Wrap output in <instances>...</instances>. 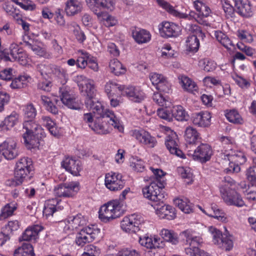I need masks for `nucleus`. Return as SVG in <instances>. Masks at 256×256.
<instances>
[{
    "label": "nucleus",
    "mask_w": 256,
    "mask_h": 256,
    "mask_svg": "<svg viewBox=\"0 0 256 256\" xmlns=\"http://www.w3.org/2000/svg\"><path fill=\"white\" fill-rule=\"evenodd\" d=\"M12 2L26 10H33L36 8V5L29 0H10Z\"/></svg>",
    "instance_id": "6e6d98bb"
},
{
    "label": "nucleus",
    "mask_w": 256,
    "mask_h": 256,
    "mask_svg": "<svg viewBox=\"0 0 256 256\" xmlns=\"http://www.w3.org/2000/svg\"><path fill=\"white\" fill-rule=\"evenodd\" d=\"M200 65L204 66V71L210 72L215 70L216 64L214 61L206 58L200 61Z\"/></svg>",
    "instance_id": "052dcab7"
},
{
    "label": "nucleus",
    "mask_w": 256,
    "mask_h": 256,
    "mask_svg": "<svg viewBox=\"0 0 256 256\" xmlns=\"http://www.w3.org/2000/svg\"><path fill=\"white\" fill-rule=\"evenodd\" d=\"M178 140L175 132L166 136L165 140V144L167 149L171 154H174L178 157L184 158L185 156L183 152L178 148Z\"/></svg>",
    "instance_id": "aec40b11"
},
{
    "label": "nucleus",
    "mask_w": 256,
    "mask_h": 256,
    "mask_svg": "<svg viewBox=\"0 0 256 256\" xmlns=\"http://www.w3.org/2000/svg\"><path fill=\"white\" fill-rule=\"evenodd\" d=\"M84 82L78 84L81 92L86 93L85 106L86 108L93 113L100 116V118H96L93 124H89V126L96 133L99 134H106L109 132L104 125L103 118H108V122L114 128L120 130L122 127L118 118L116 116L112 110H106L104 111V107L96 98V90L95 88L94 80L90 79H86V77L80 76Z\"/></svg>",
    "instance_id": "f257e3e1"
},
{
    "label": "nucleus",
    "mask_w": 256,
    "mask_h": 256,
    "mask_svg": "<svg viewBox=\"0 0 256 256\" xmlns=\"http://www.w3.org/2000/svg\"><path fill=\"white\" fill-rule=\"evenodd\" d=\"M23 130H25L22 134L24 142L28 149L38 148L40 144L43 130L36 124L34 120H24Z\"/></svg>",
    "instance_id": "7ed1b4c3"
},
{
    "label": "nucleus",
    "mask_w": 256,
    "mask_h": 256,
    "mask_svg": "<svg viewBox=\"0 0 256 256\" xmlns=\"http://www.w3.org/2000/svg\"><path fill=\"white\" fill-rule=\"evenodd\" d=\"M179 80L182 87L186 90L192 93L197 90L198 86L196 83L188 76H182L179 77Z\"/></svg>",
    "instance_id": "ea45409f"
},
{
    "label": "nucleus",
    "mask_w": 256,
    "mask_h": 256,
    "mask_svg": "<svg viewBox=\"0 0 256 256\" xmlns=\"http://www.w3.org/2000/svg\"><path fill=\"white\" fill-rule=\"evenodd\" d=\"M60 92L61 101L65 106L74 110H78L80 108V104L76 101L74 96L70 94L66 88H60Z\"/></svg>",
    "instance_id": "393cba45"
},
{
    "label": "nucleus",
    "mask_w": 256,
    "mask_h": 256,
    "mask_svg": "<svg viewBox=\"0 0 256 256\" xmlns=\"http://www.w3.org/2000/svg\"><path fill=\"white\" fill-rule=\"evenodd\" d=\"M186 50L193 52H196L200 46L199 38L194 36H190L186 40Z\"/></svg>",
    "instance_id": "c03bdc74"
},
{
    "label": "nucleus",
    "mask_w": 256,
    "mask_h": 256,
    "mask_svg": "<svg viewBox=\"0 0 256 256\" xmlns=\"http://www.w3.org/2000/svg\"><path fill=\"white\" fill-rule=\"evenodd\" d=\"M157 114L161 118L168 122L172 120V110L170 112L166 108H158Z\"/></svg>",
    "instance_id": "0e129e2a"
},
{
    "label": "nucleus",
    "mask_w": 256,
    "mask_h": 256,
    "mask_svg": "<svg viewBox=\"0 0 256 256\" xmlns=\"http://www.w3.org/2000/svg\"><path fill=\"white\" fill-rule=\"evenodd\" d=\"M221 4L224 12L225 16L227 18H232L234 16L235 10L234 7L230 4L228 0H220Z\"/></svg>",
    "instance_id": "603ef678"
},
{
    "label": "nucleus",
    "mask_w": 256,
    "mask_h": 256,
    "mask_svg": "<svg viewBox=\"0 0 256 256\" xmlns=\"http://www.w3.org/2000/svg\"><path fill=\"white\" fill-rule=\"evenodd\" d=\"M220 194L224 202L226 204L236 191L235 182L230 177H225L219 187Z\"/></svg>",
    "instance_id": "2eb2a0df"
},
{
    "label": "nucleus",
    "mask_w": 256,
    "mask_h": 256,
    "mask_svg": "<svg viewBox=\"0 0 256 256\" xmlns=\"http://www.w3.org/2000/svg\"><path fill=\"white\" fill-rule=\"evenodd\" d=\"M226 116L230 122L236 124H241L243 122L242 116L236 110H230L226 114Z\"/></svg>",
    "instance_id": "09e8293b"
},
{
    "label": "nucleus",
    "mask_w": 256,
    "mask_h": 256,
    "mask_svg": "<svg viewBox=\"0 0 256 256\" xmlns=\"http://www.w3.org/2000/svg\"><path fill=\"white\" fill-rule=\"evenodd\" d=\"M109 68L110 72L116 76L124 74L126 72V68L117 59L114 58L110 60Z\"/></svg>",
    "instance_id": "4c0bfd02"
},
{
    "label": "nucleus",
    "mask_w": 256,
    "mask_h": 256,
    "mask_svg": "<svg viewBox=\"0 0 256 256\" xmlns=\"http://www.w3.org/2000/svg\"><path fill=\"white\" fill-rule=\"evenodd\" d=\"M174 203L182 211L186 214L192 212V205L188 199L177 198L174 200Z\"/></svg>",
    "instance_id": "58836bf2"
},
{
    "label": "nucleus",
    "mask_w": 256,
    "mask_h": 256,
    "mask_svg": "<svg viewBox=\"0 0 256 256\" xmlns=\"http://www.w3.org/2000/svg\"><path fill=\"white\" fill-rule=\"evenodd\" d=\"M194 8L198 12L197 18H196L198 22L201 24L208 26L209 22L207 18L211 13L210 7L202 0H196L193 2Z\"/></svg>",
    "instance_id": "4468645a"
},
{
    "label": "nucleus",
    "mask_w": 256,
    "mask_h": 256,
    "mask_svg": "<svg viewBox=\"0 0 256 256\" xmlns=\"http://www.w3.org/2000/svg\"><path fill=\"white\" fill-rule=\"evenodd\" d=\"M156 211L160 218L172 220L176 216L175 208L169 205L164 204L160 208L158 207L156 208Z\"/></svg>",
    "instance_id": "c756f323"
},
{
    "label": "nucleus",
    "mask_w": 256,
    "mask_h": 256,
    "mask_svg": "<svg viewBox=\"0 0 256 256\" xmlns=\"http://www.w3.org/2000/svg\"><path fill=\"white\" fill-rule=\"evenodd\" d=\"M210 113L208 111H202L200 112L193 114L192 120L193 124L198 127L205 128L210 124Z\"/></svg>",
    "instance_id": "5701e85b"
},
{
    "label": "nucleus",
    "mask_w": 256,
    "mask_h": 256,
    "mask_svg": "<svg viewBox=\"0 0 256 256\" xmlns=\"http://www.w3.org/2000/svg\"><path fill=\"white\" fill-rule=\"evenodd\" d=\"M16 208L17 207L14 204H6L1 210L0 220H4L13 215L14 212Z\"/></svg>",
    "instance_id": "49530a36"
},
{
    "label": "nucleus",
    "mask_w": 256,
    "mask_h": 256,
    "mask_svg": "<svg viewBox=\"0 0 256 256\" xmlns=\"http://www.w3.org/2000/svg\"><path fill=\"white\" fill-rule=\"evenodd\" d=\"M226 156L230 161L229 167L224 169V171L227 174L240 172V165L244 164L246 160L244 154L241 151L231 150L226 154Z\"/></svg>",
    "instance_id": "0eeeda50"
},
{
    "label": "nucleus",
    "mask_w": 256,
    "mask_h": 256,
    "mask_svg": "<svg viewBox=\"0 0 256 256\" xmlns=\"http://www.w3.org/2000/svg\"><path fill=\"white\" fill-rule=\"evenodd\" d=\"M154 176V180L148 186L142 188V194L144 198L155 203L156 206L163 204L165 196L162 190L166 185L165 173L160 169L150 168Z\"/></svg>",
    "instance_id": "f03ea898"
},
{
    "label": "nucleus",
    "mask_w": 256,
    "mask_h": 256,
    "mask_svg": "<svg viewBox=\"0 0 256 256\" xmlns=\"http://www.w3.org/2000/svg\"><path fill=\"white\" fill-rule=\"evenodd\" d=\"M214 36L218 41L224 46L228 48L231 46V41L228 36L222 32L220 30H215L214 32Z\"/></svg>",
    "instance_id": "8fccbe9b"
},
{
    "label": "nucleus",
    "mask_w": 256,
    "mask_h": 256,
    "mask_svg": "<svg viewBox=\"0 0 256 256\" xmlns=\"http://www.w3.org/2000/svg\"><path fill=\"white\" fill-rule=\"evenodd\" d=\"M121 94L135 102H140L144 98V92L138 87L134 86H125L122 90Z\"/></svg>",
    "instance_id": "412c9836"
},
{
    "label": "nucleus",
    "mask_w": 256,
    "mask_h": 256,
    "mask_svg": "<svg viewBox=\"0 0 256 256\" xmlns=\"http://www.w3.org/2000/svg\"><path fill=\"white\" fill-rule=\"evenodd\" d=\"M18 115L16 112H12L2 122V127L4 130H8L12 128L18 122Z\"/></svg>",
    "instance_id": "a18cd8bd"
},
{
    "label": "nucleus",
    "mask_w": 256,
    "mask_h": 256,
    "mask_svg": "<svg viewBox=\"0 0 256 256\" xmlns=\"http://www.w3.org/2000/svg\"><path fill=\"white\" fill-rule=\"evenodd\" d=\"M172 118H174L178 121H186L188 120L189 115L185 109L181 106L178 105L172 107Z\"/></svg>",
    "instance_id": "f704fd0d"
},
{
    "label": "nucleus",
    "mask_w": 256,
    "mask_h": 256,
    "mask_svg": "<svg viewBox=\"0 0 256 256\" xmlns=\"http://www.w3.org/2000/svg\"><path fill=\"white\" fill-rule=\"evenodd\" d=\"M61 164L66 171L74 176H79L80 172L82 170L80 160L72 157H66L62 161Z\"/></svg>",
    "instance_id": "6ab92c4d"
},
{
    "label": "nucleus",
    "mask_w": 256,
    "mask_h": 256,
    "mask_svg": "<svg viewBox=\"0 0 256 256\" xmlns=\"http://www.w3.org/2000/svg\"><path fill=\"white\" fill-rule=\"evenodd\" d=\"M97 226L98 225H90L82 228L76 238V244L79 246H83L86 243L94 240L100 233V228Z\"/></svg>",
    "instance_id": "6e6552de"
},
{
    "label": "nucleus",
    "mask_w": 256,
    "mask_h": 256,
    "mask_svg": "<svg viewBox=\"0 0 256 256\" xmlns=\"http://www.w3.org/2000/svg\"><path fill=\"white\" fill-rule=\"evenodd\" d=\"M158 4L164 10L170 15L178 18L190 20V15L186 12L178 11L176 7L171 5L169 2L164 0H156Z\"/></svg>",
    "instance_id": "4be33fe9"
},
{
    "label": "nucleus",
    "mask_w": 256,
    "mask_h": 256,
    "mask_svg": "<svg viewBox=\"0 0 256 256\" xmlns=\"http://www.w3.org/2000/svg\"><path fill=\"white\" fill-rule=\"evenodd\" d=\"M210 208L212 210V213H206L204 210L203 212L207 215L216 218L222 222L226 223L228 222L227 218L226 216V214L222 211V210H220L216 204H212Z\"/></svg>",
    "instance_id": "79ce46f5"
},
{
    "label": "nucleus",
    "mask_w": 256,
    "mask_h": 256,
    "mask_svg": "<svg viewBox=\"0 0 256 256\" xmlns=\"http://www.w3.org/2000/svg\"><path fill=\"white\" fill-rule=\"evenodd\" d=\"M160 242H162L160 238L158 237H152L144 236L143 238H140L139 242L147 248H159L162 246L160 245Z\"/></svg>",
    "instance_id": "2f4dec72"
},
{
    "label": "nucleus",
    "mask_w": 256,
    "mask_h": 256,
    "mask_svg": "<svg viewBox=\"0 0 256 256\" xmlns=\"http://www.w3.org/2000/svg\"><path fill=\"white\" fill-rule=\"evenodd\" d=\"M22 112L24 120H34L37 114L36 109L32 103L24 106Z\"/></svg>",
    "instance_id": "a19ab883"
},
{
    "label": "nucleus",
    "mask_w": 256,
    "mask_h": 256,
    "mask_svg": "<svg viewBox=\"0 0 256 256\" xmlns=\"http://www.w3.org/2000/svg\"><path fill=\"white\" fill-rule=\"evenodd\" d=\"M246 178L252 185H256V166L250 167L246 171Z\"/></svg>",
    "instance_id": "338daca9"
},
{
    "label": "nucleus",
    "mask_w": 256,
    "mask_h": 256,
    "mask_svg": "<svg viewBox=\"0 0 256 256\" xmlns=\"http://www.w3.org/2000/svg\"><path fill=\"white\" fill-rule=\"evenodd\" d=\"M120 204L119 200H113L102 206L99 210V218L105 223L118 218L120 214Z\"/></svg>",
    "instance_id": "39448f33"
},
{
    "label": "nucleus",
    "mask_w": 256,
    "mask_h": 256,
    "mask_svg": "<svg viewBox=\"0 0 256 256\" xmlns=\"http://www.w3.org/2000/svg\"><path fill=\"white\" fill-rule=\"evenodd\" d=\"M212 154L211 146L207 144H201L192 154L194 160L204 163L209 160Z\"/></svg>",
    "instance_id": "a211bd4d"
},
{
    "label": "nucleus",
    "mask_w": 256,
    "mask_h": 256,
    "mask_svg": "<svg viewBox=\"0 0 256 256\" xmlns=\"http://www.w3.org/2000/svg\"><path fill=\"white\" fill-rule=\"evenodd\" d=\"M177 172L183 179L186 180L187 184H189L192 182L193 174L189 168L178 167Z\"/></svg>",
    "instance_id": "3c124183"
},
{
    "label": "nucleus",
    "mask_w": 256,
    "mask_h": 256,
    "mask_svg": "<svg viewBox=\"0 0 256 256\" xmlns=\"http://www.w3.org/2000/svg\"><path fill=\"white\" fill-rule=\"evenodd\" d=\"M230 200L228 201L226 203L228 206H234L237 207H242L244 205L242 196L236 191L234 192Z\"/></svg>",
    "instance_id": "5fc2aeb1"
},
{
    "label": "nucleus",
    "mask_w": 256,
    "mask_h": 256,
    "mask_svg": "<svg viewBox=\"0 0 256 256\" xmlns=\"http://www.w3.org/2000/svg\"><path fill=\"white\" fill-rule=\"evenodd\" d=\"M124 88V85H120L113 81L110 80L106 83L104 90L108 97L110 98L111 96H113L117 89L122 92Z\"/></svg>",
    "instance_id": "37998d69"
},
{
    "label": "nucleus",
    "mask_w": 256,
    "mask_h": 256,
    "mask_svg": "<svg viewBox=\"0 0 256 256\" xmlns=\"http://www.w3.org/2000/svg\"><path fill=\"white\" fill-rule=\"evenodd\" d=\"M236 12L240 16L250 18L253 14L252 6L248 0H234Z\"/></svg>",
    "instance_id": "b1692460"
},
{
    "label": "nucleus",
    "mask_w": 256,
    "mask_h": 256,
    "mask_svg": "<svg viewBox=\"0 0 256 256\" xmlns=\"http://www.w3.org/2000/svg\"><path fill=\"white\" fill-rule=\"evenodd\" d=\"M79 190V184L76 182H71L58 185L54 189V194L59 198H71L74 196Z\"/></svg>",
    "instance_id": "9d476101"
},
{
    "label": "nucleus",
    "mask_w": 256,
    "mask_h": 256,
    "mask_svg": "<svg viewBox=\"0 0 256 256\" xmlns=\"http://www.w3.org/2000/svg\"><path fill=\"white\" fill-rule=\"evenodd\" d=\"M100 250L96 246L89 244L84 248V252L81 256H99Z\"/></svg>",
    "instance_id": "13d9d810"
},
{
    "label": "nucleus",
    "mask_w": 256,
    "mask_h": 256,
    "mask_svg": "<svg viewBox=\"0 0 256 256\" xmlns=\"http://www.w3.org/2000/svg\"><path fill=\"white\" fill-rule=\"evenodd\" d=\"M68 223L72 222L74 224H86L88 222V218L79 214L75 216H69L66 218Z\"/></svg>",
    "instance_id": "bf43d9fd"
},
{
    "label": "nucleus",
    "mask_w": 256,
    "mask_h": 256,
    "mask_svg": "<svg viewBox=\"0 0 256 256\" xmlns=\"http://www.w3.org/2000/svg\"><path fill=\"white\" fill-rule=\"evenodd\" d=\"M36 70L42 76H49L54 74L58 77L65 78L68 75L66 70L52 64H38L36 66Z\"/></svg>",
    "instance_id": "f8f14e48"
},
{
    "label": "nucleus",
    "mask_w": 256,
    "mask_h": 256,
    "mask_svg": "<svg viewBox=\"0 0 256 256\" xmlns=\"http://www.w3.org/2000/svg\"><path fill=\"white\" fill-rule=\"evenodd\" d=\"M194 232L190 230H187L180 233L181 236L186 238L187 244L196 246L202 242V239L199 236H194Z\"/></svg>",
    "instance_id": "e433bc0d"
},
{
    "label": "nucleus",
    "mask_w": 256,
    "mask_h": 256,
    "mask_svg": "<svg viewBox=\"0 0 256 256\" xmlns=\"http://www.w3.org/2000/svg\"><path fill=\"white\" fill-rule=\"evenodd\" d=\"M154 102L158 106H166L167 100L159 92H154L152 96Z\"/></svg>",
    "instance_id": "69168bd1"
},
{
    "label": "nucleus",
    "mask_w": 256,
    "mask_h": 256,
    "mask_svg": "<svg viewBox=\"0 0 256 256\" xmlns=\"http://www.w3.org/2000/svg\"><path fill=\"white\" fill-rule=\"evenodd\" d=\"M96 15L98 19L107 27L112 26L116 25L117 22V20L113 16L105 12L102 13V14H100H100Z\"/></svg>",
    "instance_id": "de8ad7c7"
},
{
    "label": "nucleus",
    "mask_w": 256,
    "mask_h": 256,
    "mask_svg": "<svg viewBox=\"0 0 256 256\" xmlns=\"http://www.w3.org/2000/svg\"><path fill=\"white\" fill-rule=\"evenodd\" d=\"M132 36L138 44H144L148 42L151 38L150 32L140 28H135L132 30Z\"/></svg>",
    "instance_id": "c85d7f7f"
},
{
    "label": "nucleus",
    "mask_w": 256,
    "mask_h": 256,
    "mask_svg": "<svg viewBox=\"0 0 256 256\" xmlns=\"http://www.w3.org/2000/svg\"><path fill=\"white\" fill-rule=\"evenodd\" d=\"M120 174L110 172L105 176L104 184L106 188L111 191H118L124 186L125 182L122 179Z\"/></svg>",
    "instance_id": "ddd939ff"
},
{
    "label": "nucleus",
    "mask_w": 256,
    "mask_h": 256,
    "mask_svg": "<svg viewBox=\"0 0 256 256\" xmlns=\"http://www.w3.org/2000/svg\"><path fill=\"white\" fill-rule=\"evenodd\" d=\"M0 154L8 160H13L18 155L16 143L13 140H8L0 145Z\"/></svg>",
    "instance_id": "dca6fc26"
},
{
    "label": "nucleus",
    "mask_w": 256,
    "mask_h": 256,
    "mask_svg": "<svg viewBox=\"0 0 256 256\" xmlns=\"http://www.w3.org/2000/svg\"><path fill=\"white\" fill-rule=\"evenodd\" d=\"M86 4L95 14L104 12L103 10H112L115 5V0H86Z\"/></svg>",
    "instance_id": "9b49d317"
},
{
    "label": "nucleus",
    "mask_w": 256,
    "mask_h": 256,
    "mask_svg": "<svg viewBox=\"0 0 256 256\" xmlns=\"http://www.w3.org/2000/svg\"><path fill=\"white\" fill-rule=\"evenodd\" d=\"M26 84V78L24 76H20L12 80L10 87L14 89L22 88Z\"/></svg>",
    "instance_id": "680f3d73"
},
{
    "label": "nucleus",
    "mask_w": 256,
    "mask_h": 256,
    "mask_svg": "<svg viewBox=\"0 0 256 256\" xmlns=\"http://www.w3.org/2000/svg\"><path fill=\"white\" fill-rule=\"evenodd\" d=\"M122 221L124 224H142L144 222V219L140 214H134L125 216Z\"/></svg>",
    "instance_id": "864d4df0"
},
{
    "label": "nucleus",
    "mask_w": 256,
    "mask_h": 256,
    "mask_svg": "<svg viewBox=\"0 0 256 256\" xmlns=\"http://www.w3.org/2000/svg\"><path fill=\"white\" fill-rule=\"evenodd\" d=\"M190 30L192 34L191 36H194L197 38L203 40L206 36L205 34L202 32L201 28L198 25H191Z\"/></svg>",
    "instance_id": "e2e57ef3"
},
{
    "label": "nucleus",
    "mask_w": 256,
    "mask_h": 256,
    "mask_svg": "<svg viewBox=\"0 0 256 256\" xmlns=\"http://www.w3.org/2000/svg\"><path fill=\"white\" fill-rule=\"evenodd\" d=\"M33 170L32 162L28 157L20 158L16 163L14 168V180L12 185L19 186L29 179L30 172Z\"/></svg>",
    "instance_id": "20e7f679"
},
{
    "label": "nucleus",
    "mask_w": 256,
    "mask_h": 256,
    "mask_svg": "<svg viewBox=\"0 0 256 256\" xmlns=\"http://www.w3.org/2000/svg\"><path fill=\"white\" fill-rule=\"evenodd\" d=\"M41 100L48 111L54 114L58 113V109L56 106V104L58 102V99L54 98H51L45 96H42Z\"/></svg>",
    "instance_id": "72a5a7b5"
},
{
    "label": "nucleus",
    "mask_w": 256,
    "mask_h": 256,
    "mask_svg": "<svg viewBox=\"0 0 256 256\" xmlns=\"http://www.w3.org/2000/svg\"><path fill=\"white\" fill-rule=\"evenodd\" d=\"M184 138L186 142L190 144H195L200 139V134L197 130L190 126L186 128Z\"/></svg>",
    "instance_id": "473e14b6"
},
{
    "label": "nucleus",
    "mask_w": 256,
    "mask_h": 256,
    "mask_svg": "<svg viewBox=\"0 0 256 256\" xmlns=\"http://www.w3.org/2000/svg\"><path fill=\"white\" fill-rule=\"evenodd\" d=\"M60 201L57 198L50 199L46 201L43 213L47 218L48 216H52L58 210H62L61 207L58 206Z\"/></svg>",
    "instance_id": "7c9ffc66"
},
{
    "label": "nucleus",
    "mask_w": 256,
    "mask_h": 256,
    "mask_svg": "<svg viewBox=\"0 0 256 256\" xmlns=\"http://www.w3.org/2000/svg\"><path fill=\"white\" fill-rule=\"evenodd\" d=\"M22 49L20 48L16 44H10L9 48H4L0 50L2 58L6 61H14Z\"/></svg>",
    "instance_id": "a878e982"
},
{
    "label": "nucleus",
    "mask_w": 256,
    "mask_h": 256,
    "mask_svg": "<svg viewBox=\"0 0 256 256\" xmlns=\"http://www.w3.org/2000/svg\"><path fill=\"white\" fill-rule=\"evenodd\" d=\"M82 8V4L78 0H68L65 3L64 10L67 16H74L80 13Z\"/></svg>",
    "instance_id": "cd10ccee"
},
{
    "label": "nucleus",
    "mask_w": 256,
    "mask_h": 256,
    "mask_svg": "<svg viewBox=\"0 0 256 256\" xmlns=\"http://www.w3.org/2000/svg\"><path fill=\"white\" fill-rule=\"evenodd\" d=\"M132 136L141 145L148 148H154L157 144L156 138L144 129L132 130Z\"/></svg>",
    "instance_id": "1a4fd4ad"
},
{
    "label": "nucleus",
    "mask_w": 256,
    "mask_h": 256,
    "mask_svg": "<svg viewBox=\"0 0 256 256\" xmlns=\"http://www.w3.org/2000/svg\"><path fill=\"white\" fill-rule=\"evenodd\" d=\"M78 54V56L76 60V66L79 68L84 69L88 65V62H86L88 52L83 50H79Z\"/></svg>",
    "instance_id": "4d7b16f0"
},
{
    "label": "nucleus",
    "mask_w": 256,
    "mask_h": 256,
    "mask_svg": "<svg viewBox=\"0 0 256 256\" xmlns=\"http://www.w3.org/2000/svg\"><path fill=\"white\" fill-rule=\"evenodd\" d=\"M44 229L41 225H32L29 226L23 232L20 240L30 241L36 240L38 238V233Z\"/></svg>",
    "instance_id": "bb28decb"
},
{
    "label": "nucleus",
    "mask_w": 256,
    "mask_h": 256,
    "mask_svg": "<svg viewBox=\"0 0 256 256\" xmlns=\"http://www.w3.org/2000/svg\"><path fill=\"white\" fill-rule=\"evenodd\" d=\"M160 35L164 38L176 37L180 32V26L174 22H163L158 25Z\"/></svg>",
    "instance_id": "f3484780"
},
{
    "label": "nucleus",
    "mask_w": 256,
    "mask_h": 256,
    "mask_svg": "<svg viewBox=\"0 0 256 256\" xmlns=\"http://www.w3.org/2000/svg\"><path fill=\"white\" fill-rule=\"evenodd\" d=\"M130 167L136 172H142L145 168L144 162L141 160H136L130 162Z\"/></svg>",
    "instance_id": "774afa93"
},
{
    "label": "nucleus",
    "mask_w": 256,
    "mask_h": 256,
    "mask_svg": "<svg viewBox=\"0 0 256 256\" xmlns=\"http://www.w3.org/2000/svg\"><path fill=\"white\" fill-rule=\"evenodd\" d=\"M14 256H35L33 246L30 243L24 242L15 250Z\"/></svg>",
    "instance_id": "c9c22d12"
},
{
    "label": "nucleus",
    "mask_w": 256,
    "mask_h": 256,
    "mask_svg": "<svg viewBox=\"0 0 256 256\" xmlns=\"http://www.w3.org/2000/svg\"><path fill=\"white\" fill-rule=\"evenodd\" d=\"M209 231L212 234V242L218 248L226 252L230 251L234 246V242L230 234H222L216 228L211 226Z\"/></svg>",
    "instance_id": "423d86ee"
}]
</instances>
